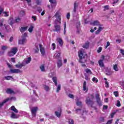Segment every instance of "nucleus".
<instances>
[{"label":"nucleus","mask_w":124,"mask_h":124,"mask_svg":"<svg viewBox=\"0 0 124 124\" xmlns=\"http://www.w3.org/2000/svg\"><path fill=\"white\" fill-rule=\"evenodd\" d=\"M54 17L56 18V20H54V30L53 31L57 32V33L60 32L61 31V14L60 12L58 11L54 15Z\"/></svg>","instance_id":"obj_1"},{"label":"nucleus","mask_w":124,"mask_h":124,"mask_svg":"<svg viewBox=\"0 0 124 124\" xmlns=\"http://www.w3.org/2000/svg\"><path fill=\"white\" fill-rule=\"evenodd\" d=\"M78 57H79V62L80 63H85L87 62V60L86 58H87V54H85L84 55V53H82V51L81 50H79L78 52Z\"/></svg>","instance_id":"obj_2"},{"label":"nucleus","mask_w":124,"mask_h":124,"mask_svg":"<svg viewBox=\"0 0 124 124\" xmlns=\"http://www.w3.org/2000/svg\"><path fill=\"white\" fill-rule=\"evenodd\" d=\"M18 51V49L17 48V47H12V48H11V50L9 51L8 52V56L9 57H12L13 56H15Z\"/></svg>","instance_id":"obj_3"},{"label":"nucleus","mask_w":124,"mask_h":124,"mask_svg":"<svg viewBox=\"0 0 124 124\" xmlns=\"http://www.w3.org/2000/svg\"><path fill=\"white\" fill-rule=\"evenodd\" d=\"M26 37L27 33H23L22 36H21V38H22V39L19 40L18 43L19 45H24L25 44H26Z\"/></svg>","instance_id":"obj_4"},{"label":"nucleus","mask_w":124,"mask_h":124,"mask_svg":"<svg viewBox=\"0 0 124 124\" xmlns=\"http://www.w3.org/2000/svg\"><path fill=\"white\" fill-rule=\"evenodd\" d=\"M16 98L15 97H10V98H6L5 100H3L2 102L0 103V108H2L4 104L6 103L8 101L10 100H16Z\"/></svg>","instance_id":"obj_5"},{"label":"nucleus","mask_w":124,"mask_h":124,"mask_svg":"<svg viewBox=\"0 0 124 124\" xmlns=\"http://www.w3.org/2000/svg\"><path fill=\"white\" fill-rule=\"evenodd\" d=\"M38 110V108L37 107H33L31 108V115L32 117H36V114Z\"/></svg>","instance_id":"obj_6"},{"label":"nucleus","mask_w":124,"mask_h":124,"mask_svg":"<svg viewBox=\"0 0 124 124\" xmlns=\"http://www.w3.org/2000/svg\"><path fill=\"white\" fill-rule=\"evenodd\" d=\"M95 98L98 105H99V106H102V102L101 101L100 97H99V94L98 93L95 94Z\"/></svg>","instance_id":"obj_7"},{"label":"nucleus","mask_w":124,"mask_h":124,"mask_svg":"<svg viewBox=\"0 0 124 124\" xmlns=\"http://www.w3.org/2000/svg\"><path fill=\"white\" fill-rule=\"evenodd\" d=\"M10 73L12 74H18V73H22V71L20 70L19 69H10Z\"/></svg>","instance_id":"obj_8"},{"label":"nucleus","mask_w":124,"mask_h":124,"mask_svg":"<svg viewBox=\"0 0 124 124\" xmlns=\"http://www.w3.org/2000/svg\"><path fill=\"white\" fill-rule=\"evenodd\" d=\"M86 103L87 105H90L91 106V108H93V101L90 100L89 97L86 98Z\"/></svg>","instance_id":"obj_9"},{"label":"nucleus","mask_w":124,"mask_h":124,"mask_svg":"<svg viewBox=\"0 0 124 124\" xmlns=\"http://www.w3.org/2000/svg\"><path fill=\"white\" fill-rule=\"evenodd\" d=\"M62 113V110L61 108H59V110L58 111H55L54 114H55L56 116L59 118H60L61 116V114Z\"/></svg>","instance_id":"obj_10"},{"label":"nucleus","mask_w":124,"mask_h":124,"mask_svg":"<svg viewBox=\"0 0 124 124\" xmlns=\"http://www.w3.org/2000/svg\"><path fill=\"white\" fill-rule=\"evenodd\" d=\"M49 2L50 4H51L50 6H51L52 8L57 6V3L56 0H49Z\"/></svg>","instance_id":"obj_11"},{"label":"nucleus","mask_w":124,"mask_h":124,"mask_svg":"<svg viewBox=\"0 0 124 124\" xmlns=\"http://www.w3.org/2000/svg\"><path fill=\"white\" fill-rule=\"evenodd\" d=\"M39 47H40V52H41V54L42 56H44L46 54V51H45L44 47H42V45L41 44H39Z\"/></svg>","instance_id":"obj_12"},{"label":"nucleus","mask_w":124,"mask_h":124,"mask_svg":"<svg viewBox=\"0 0 124 124\" xmlns=\"http://www.w3.org/2000/svg\"><path fill=\"white\" fill-rule=\"evenodd\" d=\"M78 6V3L77 2V1H74V9H73V12L74 13H76L77 12V7Z\"/></svg>","instance_id":"obj_13"},{"label":"nucleus","mask_w":124,"mask_h":124,"mask_svg":"<svg viewBox=\"0 0 124 124\" xmlns=\"http://www.w3.org/2000/svg\"><path fill=\"white\" fill-rule=\"evenodd\" d=\"M14 23L13 17H10L8 20V23L11 26L13 27Z\"/></svg>","instance_id":"obj_14"},{"label":"nucleus","mask_w":124,"mask_h":124,"mask_svg":"<svg viewBox=\"0 0 124 124\" xmlns=\"http://www.w3.org/2000/svg\"><path fill=\"white\" fill-rule=\"evenodd\" d=\"M57 41L58 43H59L60 46L61 47L63 46V41H62V38H57Z\"/></svg>","instance_id":"obj_15"},{"label":"nucleus","mask_w":124,"mask_h":124,"mask_svg":"<svg viewBox=\"0 0 124 124\" xmlns=\"http://www.w3.org/2000/svg\"><path fill=\"white\" fill-rule=\"evenodd\" d=\"M106 74L107 76H111L113 74V71L108 69H106Z\"/></svg>","instance_id":"obj_16"},{"label":"nucleus","mask_w":124,"mask_h":124,"mask_svg":"<svg viewBox=\"0 0 124 124\" xmlns=\"http://www.w3.org/2000/svg\"><path fill=\"white\" fill-rule=\"evenodd\" d=\"M98 63H99V67H104V61H103L102 60H99V61H98Z\"/></svg>","instance_id":"obj_17"},{"label":"nucleus","mask_w":124,"mask_h":124,"mask_svg":"<svg viewBox=\"0 0 124 124\" xmlns=\"http://www.w3.org/2000/svg\"><path fill=\"white\" fill-rule=\"evenodd\" d=\"M28 26L26 27H21L20 29H19V31H20L21 33H23L24 31L28 30Z\"/></svg>","instance_id":"obj_18"},{"label":"nucleus","mask_w":124,"mask_h":124,"mask_svg":"<svg viewBox=\"0 0 124 124\" xmlns=\"http://www.w3.org/2000/svg\"><path fill=\"white\" fill-rule=\"evenodd\" d=\"M6 93L7 94H11L12 93H15V92H14L13 90H12L11 89H10V88L7 89L6 91Z\"/></svg>","instance_id":"obj_19"},{"label":"nucleus","mask_w":124,"mask_h":124,"mask_svg":"<svg viewBox=\"0 0 124 124\" xmlns=\"http://www.w3.org/2000/svg\"><path fill=\"white\" fill-rule=\"evenodd\" d=\"M89 44H90L89 42L87 41L86 43L83 45L82 46L83 48L84 49H88V47H89Z\"/></svg>","instance_id":"obj_20"},{"label":"nucleus","mask_w":124,"mask_h":124,"mask_svg":"<svg viewBox=\"0 0 124 124\" xmlns=\"http://www.w3.org/2000/svg\"><path fill=\"white\" fill-rule=\"evenodd\" d=\"M10 110H12V111H14L16 113H18V110H17V109L14 106H12V107H11Z\"/></svg>","instance_id":"obj_21"},{"label":"nucleus","mask_w":124,"mask_h":124,"mask_svg":"<svg viewBox=\"0 0 124 124\" xmlns=\"http://www.w3.org/2000/svg\"><path fill=\"white\" fill-rule=\"evenodd\" d=\"M83 91H86V92H88V88H86V81H83Z\"/></svg>","instance_id":"obj_22"},{"label":"nucleus","mask_w":124,"mask_h":124,"mask_svg":"<svg viewBox=\"0 0 124 124\" xmlns=\"http://www.w3.org/2000/svg\"><path fill=\"white\" fill-rule=\"evenodd\" d=\"M92 24L93 25V26H100V24H99V22L97 20L94 21L92 23Z\"/></svg>","instance_id":"obj_23"},{"label":"nucleus","mask_w":124,"mask_h":124,"mask_svg":"<svg viewBox=\"0 0 124 124\" xmlns=\"http://www.w3.org/2000/svg\"><path fill=\"white\" fill-rule=\"evenodd\" d=\"M62 61L61 60H59L57 62L58 67L60 68L61 66H62Z\"/></svg>","instance_id":"obj_24"},{"label":"nucleus","mask_w":124,"mask_h":124,"mask_svg":"<svg viewBox=\"0 0 124 124\" xmlns=\"http://www.w3.org/2000/svg\"><path fill=\"white\" fill-rule=\"evenodd\" d=\"M52 81H53L54 85H55V86H57V77H53L52 78Z\"/></svg>","instance_id":"obj_25"},{"label":"nucleus","mask_w":124,"mask_h":124,"mask_svg":"<svg viewBox=\"0 0 124 124\" xmlns=\"http://www.w3.org/2000/svg\"><path fill=\"white\" fill-rule=\"evenodd\" d=\"M18 117L15 113L12 112V114L11 115V118L13 119H17Z\"/></svg>","instance_id":"obj_26"},{"label":"nucleus","mask_w":124,"mask_h":124,"mask_svg":"<svg viewBox=\"0 0 124 124\" xmlns=\"http://www.w3.org/2000/svg\"><path fill=\"white\" fill-rule=\"evenodd\" d=\"M60 56H61L60 53H55V54H54V59H58V58H60Z\"/></svg>","instance_id":"obj_27"},{"label":"nucleus","mask_w":124,"mask_h":124,"mask_svg":"<svg viewBox=\"0 0 124 124\" xmlns=\"http://www.w3.org/2000/svg\"><path fill=\"white\" fill-rule=\"evenodd\" d=\"M40 69H41V71L42 72H45L46 71V69H45V65L42 64L41 66H40Z\"/></svg>","instance_id":"obj_28"},{"label":"nucleus","mask_w":124,"mask_h":124,"mask_svg":"<svg viewBox=\"0 0 124 124\" xmlns=\"http://www.w3.org/2000/svg\"><path fill=\"white\" fill-rule=\"evenodd\" d=\"M15 66L17 68L22 69V67L24 66V65L23 64H16Z\"/></svg>","instance_id":"obj_29"},{"label":"nucleus","mask_w":124,"mask_h":124,"mask_svg":"<svg viewBox=\"0 0 124 124\" xmlns=\"http://www.w3.org/2000/svg\"><path fill=\"white\" fill-rule=\"evenodd\" d=\"M80 22L78 23V25L77 26V28L78 29V30L77 31V33L78 34H79L80 33V31H79V29H80Z\"/></svg>","instance_id":"obj_30"},{"label":"nucleus","mask_w":124,"mask_h":124,"mask_svg":"<svg viewBox=\"0 0 124 124\" xmlns=\"http://www.w3.org/2000/svg\"><path fill=\"white\" fill-rule=\"evenodd\" d=\"M102 28L101 27H99V29L97 31H95V34H99V33L100 32V31H102Z\"/></svg>","instance_id":"obj_31"},{"label":"nucleus","mask_w":124,"mask_h":124,"mask_svg":"<svg viewBox=\"0 0 124 124\" xmlns=\"http://www.w3.org/2000/svg\"><path fill=\"white\" fill-rule=\"evenodd\" d=\"M33 28H34V27L33 25H31L30 27L28 29L29 32H30V33H31L32 31H33Z\"/></svg>","instance_id":"obj_32"},{"label":"nucleus","mask_w":124,"mask_h":124,"mask_svg":"<svg viewBox=\"0 0 124 124\" xmlns=\"http://www.w3.org/2000/svg\"><path fill=\"white\" fill-rule=\"evenodd\" d=\"M113 70H115V71H119V69H118V67L117 64H115V65H114Z\"/></svg>","instance_id":"obj_33"},{"label":"nucleus","mask_w":124,"mask_h":124,"mask_svg":"<svg viewBox=\"0 0 124 124\" xmlns=\"http://www.w3.org/2000/svg\"><path fill=\"white\" fill-rule=\"evenodd\" d=\"M12 78H13L12 76H8L7 77H4L5 79L7 80H10V79H12Z\"/></svg>","instance_id":"obj_34"},{"label":"nucleus","mask_w":124,"mask_h":124,"mask_svg":"<svg viewBox=\"0 0 124 124\" xmlns=\"http://www.w3.org/2000/svg\"><path fill=\"white\" fill-rule=\"evenodd\" d=\"M85 71L87 74L90 73V75L93 74V72L91 71V70H90V69L87 68L86 69Z\"/></svg>","instance_id":"obj_35"},{"label":"nucleus","mask_w":124,"mask_h":124,"mask_svg":"<svg viewBox=\"0 0 124 124\" xmlns=\"http://www.w3.org/2000/svg\"><path fill=\"white\" fill-rule=\"evenodd\" d=\"M61 90V85L59 84V85H58L57 88V90L56 91V93H59V91H60V90Z\"/></svg>","instance_id":"obj_36"},{"label":"nucleus","mask_w":124,"mask_h":124,"mask_svg":"<svg viewBox=\"0 0 124 124\" xmlns=\"http://www.w3.org/2000/svg\"><path fill=\"white\" fill-rule=\"evenodd\" d=\"M92 81L93 82L97 83L98 82V79H97L95 77H93V78H92Z\"/></svg>","instance_id":"obj_37"},{"label":"nucleus","mask_w":124,"mask_h":124,"mask_svg":"<svg viewBox=\"0 0 124 124\" xmlns=\"http://www.w3.org/2000/svg\"><path fill=\"white\" fill-rule=\"evenodd\" d=\"M77 105L78 106H80L81 108L82 107V102L80 101H77Z\"/></svg>","instance_id":"obj_38"},{"label":"nucleus","mask_w":124,"mask_h":124,"mask_svg":"<svg viewBox=\"0 0 124 124\" xmlns=\"http://www.w3.org/2000/svg\"><path fill=\"white\" fill-rule=\"evenodd\" d=\"M31 57H29L28 58H27V61H26V63H30V62H31Z\"/></svg>","instance_id":"obj_39"},{"label":"nucleus","mask_w":124,"mask_h":124,"mask_svg":"<svg viewBox=\"0 0 124 124\" xmlns=\"http://www.w3.org/2000/svg\"><path fill=\"white\" fill-rule=\"evenodd\" d=\"M3 14H4L3 15V16L4 17H8L9 16V15H8V12H3Z\"/></svg>","instance_id":"obj_40"},{"label":"nucleus","mask_w":124,"mask_h":124,"mask_svg":"<svg viewBox=\"0 0 124 124\" xmlns=\"http://www.w3.org/2000/svg\"><path fill=\"white\" fill-rule=\"evenodd\" d=\"M66 22H64V35L66 34Z\"/></svg>","instance_id":"obj_41"},{"label":"nucleus","mask_w":124,"mask_h":124,"mask_svg":"<svg viewBox=\"0 0 124 124\" xmlns=\"http://www.w3.org/2000/svg\"><path fill=\"white\" fill-rule=\"evenodd\" d=\"M21 18L19 17H17L15 19V22L16 23H18L20 21Z\"/></svg>","instance_id":"obj_42"},{"label":"nucleus","mask_w":124,"mask_h":124,"mask_svg":"<svg viewBox=\"0 0 124 124\" xmlns=\"http://www.w3.org/2000/svg\"><path fill=\"white\" fill-rule=\"evenodd\" d=\"M113 94L115 97H118V92L116 91L113 92Z\"/></svg>","instance_id":"obj_43"},{"label":"nucleus","mask_w":124,"mask_h":124,"mask_svg":"<svg viewBox=\"0 0 124 124\" xmlns=\"http://www.w3.org/2000/svg\"><path fill=\"white\" fill-rule=\"evenodd\" d=\"M69 124H74V121L72 119H69L68 121Z\"/></svg>","instance_id":"obj_44"},{"label":"nucleus","mask_w":124,"mask_h":124,"mask_svg":"<svg viewBox=\"0 0 124 124\" xmlns=\"http://www.w3.org/2000/svg\"><path fill=\"white\" fill-rule=\"evenodd\" d=\"M8 48V47L6 46H1V50H6Z\"/></svg>","instance_id":"obj_45"},{"label":"nucleus","mask_w":124,"mask_h":124,"mask_svg":"<svg viewBox=\"0 0 124 124\" xmlns=\"http://www.w3.org/2000/svg\"><path fill=\"white\" fill-rule=\"evenodd\" d=\"M45 90L46 91V92L49 91V86H45Z\"/></svg>","instance_id":"obj_46"},{"label":"nucleus","mask_w":124,"mask_h":124,"mask_svg":"<svg viewBox=\"0 0 124 124\" xmlns=\"http://www.w3.org/2000/svg\"><path fill=\"white\" fill-rule=\"evenodd\" d=\"M99 121L100 122H105V119L104 117H100V118H99Z\"/></svg>","instance_id":"obj_47"},{"label":"nucleus","mask_w":124,"mask_h":124,"mask_svg":"<svg viewBox=\"0 0 124 124\" xmlns=\"http://www.w3.org/2000/svg\"><path fill=\"white\" fill-rule=\"evenodd\" d=\"M11 61L13 62V63L16 62V58H11Z\"/></svg>","instance_id":"obj_48"},{"label":"nucleus","mask_w":124,"mask_h":124,"mask_svg":"<svg viewBox=\"0 0 124 124\" xmlns=\"http://www.w3.org/2000/svg\"><path fill=\"white\" fill-rule=\"evenodd\" d=\"M4 22V20H0V27L3 26V23Z\"/></svg>","instance_id":"obj_49"},{"label":"nucleus","mask_w":124,"mask_h":124,"mask_svg":"<svg viewBox=\"0 0 124 124\" xmlns=\"http://www.w3.org/2000/svg\"><path fill=\"white\" fill-rule=\"evenodd\" d=\"M104 11L108 10V9H109V6L107 5L104 7Z\"/></svg>","instance_id":"obj_50"},{"label":"nucleus","mask_w":124,"mask_h":124,"mask_svg":"<svg viewBox=\"0 0 124 124\" xmlns=\"http://www.w3.org/2000/svg\"><path fill=\"white\" fill-rule=\"evenodd\" d=\"M52 50H55L56 48V45L55 43H52Z\"/></svg>","instance_id":"obj_51"},{"label":"nucleus","mask_w":124,"mask_h":124,"mask_svg":"<svg viewBox=\"0 0 124 124\" xmlns=\"http://www.w3.org/2000/svg\"><path fill=\"white\" fill-rule=\"evenodd\" d=\"M102 47H99V48H98V50H97V53H100L101 52H102Z\"/></svg>","instance_id":"obj_52"},{"label":"nucleus","mask_w":124,"mask_h":124,"mask_svg":"<svg viewBox=\"0 0 124 124\" xmlns=\"http://www.w3.org/2000/svg\"><path fill=\"white\" fill-rule=\"evenodd\" d=\"M117 107H121V103L120 101H119V100L117 101Z\"/></svg>","instance_id":"obj_53"},{"label":"nucleus","mask_w":124,"mask_h":124,"mask_svg":"<svg viewBox=\"0 0 124 124\" xmlns=\"http://www.w3.org/2000/svg\"><path fill=\"white\" fill-rule=\"evenodd\" d=\"M39 52V49L38 46H36V49L35 50V53H38Z\"/></svg>","instance_id":"obj_54"},{"label":"nucleus","mask_w":124,"mask_h":124,"mask_svg":"<svg viewBox=\"0 0 124 124\" xmlns=\"http://www.w3.org/2000/svg\"><path fill=\"white\" fill-rule=\"evenodd\" d=\"M110 46V43L109 42H107V45L105 47V48L107 49V48L108 47V46Z\"/></svg>","instance_id":"obj_55"},{"label":"nucleus","mask_w":124,"mask_h":124,"mask_svg":"<svg viewBox=\"0 0 124 124\" xmlns=\"http://www.w3.org/2000/svg\"><path fill=\"white\" fill-rule=\"evenodd\" d=\"M68 97L72 99H74V95L70 93H69Z\"/></svg>","instance_id":"obj_56"},{"label":"nucleus","mask_w":124,"mask_h":124,"mask_svg":"<svg viewBox=\"0 0 124 124\" xmlns=\"http://www.w3.org/2000/svg\"><path fill=\"white\" fill-rule=\"evenodd\" d=\"M106 87L107 89L109 88V83H108V82L107 81H106Z\"/></svg>","instance_id":"obj_57"},{"label":"nucleus","mask_w":124,"mask_h":124,"mask_svg":"<svg viewBox=\"0 0 124 124\" xmlns=\"http://www.w3.org/2000/svg\"><path fill=\"white\" fill-rule=\"evenodd\" d=\"M70 17V14L69 13H68V14H67V15H66L67 19H69Z\"/></svg>","instance_id":"obj_58"},{"label":"nucleus","mask_w":124,"mask_h":124,"mask_svg":"<svg viewBox=\"0 0 124 124\" xmlns=\"http://www.w3.org/2000/svg\"><path fill=\"white\" fill-rule=\"evenodd\" d=\"M108 108V106L107 105H103V109L107 110Z\"/></svg>","instance_id":"obj_59"},{"label":"nucleus","mask_w":124,"mask_h":124,"mask_svg":"<svg viewBox=\"0 0 124 124\" xmlns=\"http://www.w3.org/2000/svg\"><path fill=\"white\" fill-rule=\"evenodd\" d=\"M38 12H39V13H41V12L42 11V9H41L40 7H38Z\"/></svg>","instance_id":"obj_60"},{"label":"nucleus","mask_w":124,"mask_h":124,"mask_svg":"<svg viewBox=\"0 0 124 124\" xmlns=\"http://www.w3.org/2000/svg\"><path fill=\"white\" fill-rule=\"evenodd\" d=\"M36 2L37 3V5L41 4V2H40V0H36Z\"/></svg>","instance_id":"obj_61"},{"label":"nucleus","mask_w":124,"mask_h":124,"mask_svg":"<svg viewBox=\"0 0 124 124\" xmlns=\"http://www.w3.org/2000/svg\"><path fill=\"white\" fill-rule=\"evenodd\" d=\"M112 120H109L107 122L106 124H112Z\"/></svg>","instance_id":"obj_62"},{"label":"nucleus","mask_w":124,"mask_h":124,"mask_svg":"<svg viewBox=\"0 0 124 124\" xmlns=\"http://www.w3.org/2000/svg\"><path fill=\"white\" fill-rule=\"evenodd\" d=\"M121 53L122 54L123 56H124V50L123 49H120Z\"/></svg>","instance_id":"obj_63"},{"label":"nucleus","mask_w":124,"mask_h":124,"mask_svg":"<svg viewBox=\"0 0 124 124\" xmlns=\"http://www.w3.org/2000/svg\"><path fill=\"white\" fill-rule=\"evenodd\" d=\"M20 14H21V15L24 16L25 15V11H21L20 12Z\"/></svg>","instance_id":"obj_64"}]
</instances>
